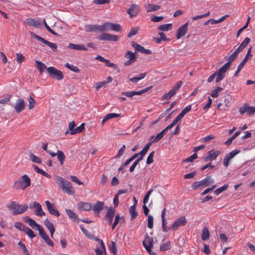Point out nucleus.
Returning a JSON list of instances; mask_svg holds the SVG:
<instances>
[{
	"mask_svg": "<svg viewBox=\"0 0 255 255\" xmlns=\"http://www.w3.org/2000/svg\"><path fill=\"white\" fill-rule=\"evenodd\" d=\"M6 207L9 210L12 211L14 215L22 214L28 208L27 204L20 205L15 201H12Z\"/></svg>",
	"mask_w": 255,
	"mask_h": 255,
	"instance_id": "obj_1",
	"label": "nucleus"
},
{
	"mask_svg": "<svg viewBox=\"0 0 255 255\" xmlns=\"http://www.w3.org/2000/svg\"><path fill=\"white\" fill-rule=\"evenodd\" d=\"M31 185V179L26 175L21 176L19 179L15 180L14 182V188L16 189L24 190Z\"/></svg>",
	"mask_w": 255,
	"mask_h": 255,
	"instance_id": "obj_2",
	"label": "nucleus"
},
{
	"mask_svg": "<svg viewBox=\"0 0 255 255\" xmlns=\"http://www.w3.org/2000/svg\"><path fill=\"white\" fill-rule=\"evenodd\" d=\"M58 180L59 182V185L64 192L70 195L74 194V190L71 183L69 181L61 177H59Z\"/></svg>",
	"mask_w": 255,
	"mask_h": 255,
	"instance_id": "obj_3",
	"label": "nucleus"
},
{
	"mask_svg": "<svg viewBox=\"0 0 255 255\" xmlns=\"http://www.w3.org/2000/svg\"><path fill=\"white\" fill-rule=\"evenodd\" d=\"M24 220L33 229L38 231L39 234L42 238H44V237L47 235L40 225L37 224L34 220L26 216L24 218Z\"/></svg>",
	"mask_w": 255,
	"mask_h": 255,
	"instance_id": "obj_4",
	"label": "nucleus"
},
{
	"mask_svg": "<svg viewBox=\"0 0 255 255\" xmlns=\"http://www.w3.org/2000/svg\"><path fill=\"white\" fill-rule=\"evenodd\" d=\"M108 30L119 32L122 30V27L119 24L112 22H105L100 25V32Z\"/></svg>",
	"mask_w": 255,
	"mask_h": 255,
	"instance_id": "obj_5",
	"label": "nucleus"
},
{
	"mask_svg": "<svg viewBox=\"0 0 255 255\" xmlns=\"http://www.w3.org/2000/svg\"><path fill=\"white\" fill-rule=\"evenodd\" d=\"M226 71L221 67L217 71L214 72L211 75H210L207 81L209 83L212 82L214 78L216 77V82L219 83L225 77Z\"/></svg>",
	"mask_w": 255,
	"mask_h": 255,
	"instance_id": "obj_6",
	"label": "nucleus"
},
{
	"mask_svg": "<svg viewBox=\"0 0 255 255\" xmlns=\"http://www.w3.org/2000/svg\"><path fill=\"white\" fill-rule=\"evenodd\" d=\"M47 71L49 75L53 79L57 80H61L63 79L62 72L57 69L54 67H49L47 68Z\"/></svg>",
	"mask_w": 255,
	"mask_h": 255,
	"instance_id": "obj_7",
	"label": "nucleus"
},
{
	"mask_svg": "<svg viewBox=\"0 0 255 255\" xmlns=\"http://www.w3.org/2000/svg\"><path fill=\"white\" fill-rule=\"evenodd\" d=\"M153 240L152 237L146 235L144 240L142 242V244L146 251L151 255H155L154 252L151 251V247L153 246Z\"/></svg>",
	"mask_w": 255,
	"mask_h": 255,
	"instance_id": "obj_8",
	"label": "nucleus"
},
{
	"mask_svg": "<svg viewBox=\"0 0 255 255\" xmlns=\"http://www.w3.org/2000/svg\"><path fill=\"white\" fill-rule=\"evenodd\" d=\"M187 223V220L184 216L179 217L174 221L169 229L176 231L179 227L185 226Z\"/></svg>",
	"mask_w": 255,
	"mask_h": 255,
	"instance_id": "obj_9",
	"label": "nucleus"
},
{
	"mask_svg": "<svg viewBox=\"0 0 255 255\" xmlns=\"http://www.w3.org/2000/svg\"><path fill=\"white\" fill-rule=\"evenodd\" d=\"M31 35L32 37L35 38L38 41L49 46L53 51H55V50L57 49V46L55 43L50 42L33 32L31 33Z\"/></svg>",
	"mask_w": 255,
	"mask_h": 255,
	"instance_id": "obj_10",
	"label": "nucleus"
},
{
	"mask_svg": "<svg viewBox=\"0 0 255 255\" xmlns=\"http://www.w3.org/2000/svg\"><path fill=\"white\" fill-rule=\"evenodd\" d=\"M97 38L99 40H107L111 41H117L118 36L116 35H112L108 33H103L97 36Z\"/></svg>",
	"mask_w": 255,
	"mask_h": 255,
	"instance_id": "obj_11",
	"label": "nucleus"
},
{
	"mask_svg": "<svg viewBox=\"0 0 255 255\" xmlns=\"http://www.w3.org/2000/svg\"><path fill=\"white\" fill-rule=\"evenodd\" d=\"M29 208H35V214L37 216L42 217L45 215V213L43 211L41 205L37 202H33L29 204Z\"/></svg>",
	"mask_w": 255,
	"mask_h": 255,
	"instance_id": "obj_12",
	"label": "nucleus"
},
{
	"mask_svg": "<svg viewBox=\"0 0 255 255\" xmlns=\"http://www.w3.org/2000/svg\"><path fill=\"white\" fill-rule=\"evenodd\" d=\"M240 152V151L239 149H235L232 150L229 153L227 154L223 160V164L226 167H227L229 165V162L230 160L235 157L236 155Z\"/></svg>",
	"mask_w": 255,
	"mask_h": 255,
	"instance_id": "obj_13",
	"label": "nucleus"
},
{
	"mask_svg": "<svg viewBox=\"0 0 255 255\" xmlns=\"http://www.w3.org/2000/svg\"><path fill=\"white\" fill-rule=\"evenodd\" d=\"M239 112L241 115L247 113L249 116H252L255 113V107L249 106L247 104L239 108Z\"/></svg>",
	"mask_w": 255,
	"mask_h": 255,
	"instance_id": "obj_14",
	"label": "nucleus"
},
{
	"mask_svg": "<svg viewBox=\"0 0 255 255\" xmlns=\"http://www.w3.org/2000/svg\"><path fill=\"white\" fill-rule=\"evenodd\" d=\"M25 108V104L24 101L21 98H18L15 102L14 109L15 112L17 114L21 112L24 110Z\"/></svg>",
	"mask_w": 255,
	"mask_h": 255,
	"instance_id": "obj_15",
	"label": "nucleus"
},
{
	"mask_svg": "<svg viewBox=\"0 0 255 255\" xmlns=\"http://www.w3.org/2000/svg\"><path fill=\"white\" fill-rule=\"evenodd\" d=\"M188 23L186 22L178 29L176 35L177 39L181 38L186 34L188 30Z\"/></svg>",
	"mask_w": 255,
	"mask_h": 255,
	"instance_id": "obj_16",
	"label": "nucleus"
},
{
	"mask_svg": "<svg viewBox=\"0 0 255 255\" xmlns=\"http://www.w3.org/2000/svg\"><path fill=\"white\" fill-rule=\"evenodd\" d=\"M131 46L135 48V51L141 53L149 55L151 54V51L149 49H145L143 46L140 45L135 42H132Z\"/></svg>",
	"mask_w": 255,
	"mask_h": 255,
	"instance_id": "obj_17",
	"label": "nucleus"
},
{
	"mask_svg": "<svg viewBox=\"0 0 255 255\" xmlns=\"http://www.w3.org/2000/svg\"><path fill=\"white\" fill-rule=\"evenodd\" d=\"M45 204L50 214L56 217H59L60 215L59 211L54 207V205L50 202L49 201H46Z\"/></svg>",
	"mask_w": 255,
	"mask_h": 255,
	"instance_id": "obj_18",
	"label": "nucleus"
},
{
	"mask_svg": "<svg viewBox=\"0 0 255 255\" xmlns=\"http://www.w3.org/2000/svg\"><path fill=\"white\" fill-rule=\"evenodd\" d=\"M220 153L221 151L218 150L216 151H214L213 150H210L208 151V155L204 158V160L205 161L215 160Z\"/></svg>",
	"mask_w": 255,
	"mask_h": 255,
	"instance_id": "obj_19",
	"label": "nucleus"
},
{
	"mask_svg": "<svg viewBox=\"0 0 255 255\" xmlns=\"http://www.w3.org/2000/svg\"><path fill=\"white\" fill-rule=\"evenodd\" d=\"M139 11V6L136 4H131L127 10V13L130 17L135 16Z\"/></svg>",
	"mask_w": 255,
	"mask_h": 255,
	"instance_id": "obj_20",
	"label": "nucleus"
},
{
	"mask_svg": "<svg viewBox=\"0 0 255 255\" xmlns=\"http://www.w3.org/2000/svg\"><path fill=\"white\" fill-rule=\"evenodd\" d=\"M25 23L28 26H33L36 28H39L41 26L40 21L33 18L26 19Z\"/></svg>",
	"mask_w": 255,
	"mask_h": 255,
	"instance_id": "obj_21",
	"label": "nucleus"
},
{
	"mask_svg": "<svg viewBox=\"0 0 255 255\" xmlns=\"http://www.w3.org/2000/svg\"><path fill=\"white\" fill-rule=\"evenodd\" d=\"M238 55L233 52L228 58L227 62L223 66H222L223 69H224L226 72L229 69L231 64L237 58Z\"/></svg>",
	"mask_w": 255,
	"mask_h": 255,
	"instance_id": "obj_22",
	"label": "nucleus"
},
{
	"mask_svg": "<svg viewBox=\"0 0 255 255\" xmlns=\"http://www.w3.org/2000/svg\"><path fill=\"white\" fill-rule=\"evenodd\" d=\"M115 210L112 208H110L106 214V219L109 225H111L113 222V219L115 215Z\"/></svg>",
	"mask_w": 255,
	"mask_h": 255,
	"instance_id": "obj_23",
	"label": "nucleus"
},
{
	"mask_svg": "<svg viewBox=\"0 0 255 255\" xmlns=\"http://www.w3.org/2000/svg\"><path fill=\"white\" fill-rule=\"evenodd\" d=\"M97 240L100 242V247L95 249L96 254L97 255H105L106 253V250L104 242L99 239Z\"/></svg>",
	"mask_w": 255,
	"mask_h": 255,
	"instance_id": "obj_24",
	"label": "nucleus"
},
{
	"mask_svg": "<svg viewBox=\"0 0 255 255\" xmlns=\"http://www.w3.org/2000/svg\"><path fill=\"white\" fill-rule=\"evenodd\" d=\"M78 207L80 210L89 211L92 209V205L90 203L80 202L78 204Z\"/></svg>",
	"mask_w": 255,
	"mask_h": 255,
	"instance_id": "obj_25",
	"label": "nucleus"
},
{
	"mask_svg": "<svg viewBox=\"0 0 255 255\" xmlns=\"http://www.w3.org/2000/svg\"><path fill=\"white\" fill-rule=\"evenodd\" d=\"M44 224L49 230L51 238H53V234L55 231L53 224L48 219H46L44 221Z\"/></svg>",
	"mask_w": 255,
	"mask_h": 255,
	"instance_id": "obj_26",
	"label": "nucleus"
},
{
	"mask_svg": "<svg viewBox=\"0 0 255 255\" xmlns=\"http://www.w3.org/2000/svg\"><path fill=\"white\" fill-rule=\"evenodd\" d=\"M84 30L87 32L93 31H100V25L98 24H88L84 26Z\"/></svg>",
	"mask_w": 255,
	"mask_h": 255,
	"instance_id": "obj_27",
	"label": "nucleus"
},
{
	"mask_svg": "<svg viewBox=\"0 0 255 255\" xmlns=\"http://www.w3.org/2000/svg\"><path fill=\"white\" fill-rule=\"evenodd\" d=\"M104 207V203L102 201H97L94 205L92 209L95 214H99L100 211L103 209Z\"/></svg>",
	"mask_w": 255,
	"mask_h": 255,
	"instance_id": "obj_28",
	"label": "nucleus"
},
{
	"mask_svg": "<svg viewBox=\"0 0 255 255\" xmlns=\"http://www.w3.org/2000/svg\"><path fill=\"white\" fill-rule=\"evenodd\" d=\"M201 183L202 186L205 187L210 185L214 183V180L211 178L210 176L206 177L204 179L200 181Z\"/></svg>",
	"mask_w": 255,
	"mask_h": 255,
	"instance_id": "obj_29",
	"label": "nucleus"
},
{
	"mask_svg": "<svg viewBox=\"0 0 255 255\" xmlns=\"http://www.w3.org/2000/svg\"><path fill=\"white\" fill-rule=\"evenodd\" d=\"M137 201L135 200V203L129 208V213L130 214L131 220H133L137 216V213L135 211L136 205L137 204Z\"/></svg>",
	"mask_w": 255,
	"mask_h": 255,
	"instance_id": "obj_30",
	"label": "nucleus"
},
{
	"mask_svg": "<svg viewBox=\"0 0 255 255\" xmlns=\"http://www.w3.org/2000/svg\"><path fill=\"white\" fill-rule=\"evenodd\" d=\"M159 5L154 4H147L145 6V9L147 12H150L157 10L160 8Z\"/></svg>",
	"mask_w": 255,
	"mask_h": 255,
	"instance_id": "obj_31",
	"label": "nucleus"
},
{
	"mask_svg": "<svg viewBox=\"0 0 255 255\" xmlns=\"http://www.w3.org/2000/svg\"><path fill=\"white\" fill-rule=\"evenodd\" d=\"M68 48L77 50L87 51L88 50L87 48L84 45L73 43H70L68 45Z\"/></svg>",
	"mask_w": 255,
	"mask_h": 255,
	"instance_id": "obj_32",
	"label": "nucleus"
},
{
	"mask_svg": "<svg viewBox=\"0 0 255 255\" xmlns=\"http://www.w3.org/2000/svg\"><path fill=\"white\" fill-rule=\"evenodd\" d=\"M165 213H166V209L164 208L161 212V220H162V230L164 232H167L168 231V229L166 226V221L165 219Z\"/></svg>",
	"mask_w": 255,
	"mask_h": 255,
	"instance_id": "obj_33",
	"label": "nucleus"
},
{
	"mask_svg": "<svg viewBox=\"0 0 255 255\" xmlns=\"http://www.w3.org/2000/svg\"><path fill=\"white\" fill-rule=\"evenodd\" d=\"M248 60V58L247 57H245L244 59L242 60V61L241 62V63L238 66L237 71H236L235 73L234 74V76L237 77L238 76L239 73L241 71V70L244 67V65Z\"/></svg>",
	"mask_w": 255,
	"mask_h": 255,
	"instance_id": "obj_34",
	"label": "nucleus"
},
{
	"mask_svg": "<svg viewBox=\"0 0 255 255\" xmlns=\"http://www.w3.org/2000/svg\"><path fill=\"white\" fill-rule=\"evenodd\" d=\"M56 155L60 164L63 165L66 158L64 152L61 150H58L56 153Z\"/></svg>",
	"mask_w": 255,
	"mask_h": 255,
	"instance_id": "obj_35",
	"label": "nucleus"
},
{
	"mask_svg": "<svg viewBox=\"0 0 255 255\" xmlns=\"http://www.w3.org/2000/svg\"><path fill=\"white\" fill-rule=\"evenodd\" d=\"M35 63L36 64V67L40 74L42 73L45 69L47 70L46 66L45 65V64L43 63L41 61L35 60Z\"/></svg>",
	"mask_w": 255,
	"mask_h": 255,
	"instance_id": "obj_36",
	"label": "nucleus"
},
{
	"mask_svg": "<svg viewBox=\"0 0 255 255\" xmlns=\"http://www.w3.org/2000/svg\"><path fill=\"white\" fill-rule=\"evenodd\" d=\"M65 211L68 216L70 219L74 221H75L78 220L77 215L73 210L70 209H66Z\"/></svg>",
	"mask_w": 255,
	"mask_h": 255,
	"instance_id": "obj_37",
	"label": "nucleus"
},
{
	"mask_svg": "<svg viewBox=\"0 0 255 255\" xmlns=\"http://www.w3.org/2000/svg\"><path fill=\"white\" fill-rule=\"evenodd\" d=\"M125 57L128 59V60H130V61H135L137 59V57L135 55V54L130 51H128L127 53L125 54Z\"/></svg>",
	"mask_w": 255,
	"mask_h": 255,
	"instance_id": "obj_38",
	"label": "nucleus"
},
{
	"mask_svg": "<svg viewBox=\"0 0 255 255\" xmlns=\"http://www.w3.org/2000/svg\"><path fill=\"white\" fill-rule=\"evenodd\" d=\"M172 29V24L171 23H167L162 24L158 26V29L162 31H167Z\"/></svg>",
	"mask_w": 255,
	"mask_h": 255,
	"instance_id": "obj_39",
	"label": "nucleus"
},
{
	"mask_svg": "<svg viewBox=\"0 0 255 255\" xmlns=\"http://www.w3.org/2000/svg\"><path fill=\"white\" fill-rule=\"evenodd\" d=\"M209 236L210 235L208 229L206 227L204 228L202 232V240L204 241H206L209 238Z\"/></svg>",
	"mask_w": 255,
	"mask_h": 255,
	"instance_id": "obj_40",
	"label": "nucleus"
},
{
	"mask_svg": "<svg viewBox=\"0 0 255 255\" xmlns=\"http://www.w3.org/2000/svg\"><path fill=\"white\" fill-rule=\"evenodd\" d=\"M176 94L174 90L171 89L167 93L162 96L163 100H168Z\"/></svg>",
	"mask_w": 255,
	"mask_h": 255,
	"instance_id": "obj_41",
	"label": "nucleus"
},
{
	"mask_svg": "<svg viewBox=\"0 0 255 255\" xmlns=\"http://www.w3.org/2000/svg\"><path fill=\"white\" fill-rule=\"evenodd\" d=\"M65 67L75 73H79L80 71V70H79L77 66H74L72 64H70L68 63H66L65 64Z\"/></svg>",
	"mask_w": 255,
	"mask_h": 255,
	"instance_id": "obj_42",
	"label": "nucleus"
},
{
	"mask_svg": "<svg viewBox=\"0 0 255 255\" xmlns=\"http://www.w3.org/2000/svg\"><path fill=\"white\" fill-rule=\"evenodd\" d=\"M24 228L25 229L24 232L29 237V238H30V239H33L34 237H35L36 236L35 234L31 229L27 227H24Z\"/></svg>",
	"mask_w": 255,
	"mask_h": 255,
	"instance_id": "obj_43",
	"label": "nucleus"
},
{
	"mask_svg": "<svg viewBox=\"0 0 255 255\" xmlns=\"http://www.w3.org/2000/svg\"><path fill=\"white\" fill-rule=\"evenodd\" d=\"M223 90V89L221 87H218L214 90H213L211 92V96L213 98H216L219 95V93Z\"/></svg>",
	"mask_w": 255,
	"mask_h": 255,
	"instance_id": "obj_44",
	"label": "nucleus"
},
{
	"mask_svg": "<svg viewBox=\"0 0 255 255\" xmlns=\"http://www.w3.org/2000/svg\"><path fill=\"white\" fill-rule=\"evenodd\" d=\"M29 158L33 162L36 163H40L41 162L40 158L33 153L30 154Z\"/></svg>",
	"mask_w": 255,
	"mask_h": 255,
	"instance_id": "obj_45",
	"label": "nucleus"
},
{
	"mask_svg": "<svg viewBox=\"0 0 255 255\" xmlns=\"http://www.w3.org/2000/svg\"><path fill=\"white\" fill-rule=\"evenodd\" d=\"M131 161H132V160L130 157L127 160H126L124 163L121 165V166L119 168V171H122V172H124L125 171L123 170L125 167L127 166L128 165Z\"/></svg>",
	"mask_w": 255,
	"mask_h": 255,
	"instance_id": "obj_46",
	"label": "nucleus"
},
{
	"mask_svg": "<svg viewBox=\"0 0 255 255\" xmlns=\"http://www.w3.org/2000/svg\"><path fill=\"white\" fill-rule=\"evenodd\" d=\"M166 134L165 132V130H162L160 132L158 133L157 135L155 137L153 140L152 141V142H156L160 140L163 136Z\"/></svg>",
	"mask_w": 255,
	"mask_h": 255,
	"instance_id": "obj_47",
	"label": "nucleus"
},
{
	"mask_svg": "<svg viewBox=\"0 0 255 255\" xmlns=\"http://www.w3.org/2000/svg\"><path fill=\"white\" fill-rule=\"evenodd\" d=\"M228 187H229L228 185L225 184V185L222 186V187L215 190L214 191V193L216 195H218L220 193H221L222 192H223L224 191L227 190L228 189Z\"/></svg>",
	"mask_w": 255,
	"mask_h": 255,
	"instance_id": "obj_48",
	"label": "nucleus"
},
{
	"mask_svg": "<svg viewBox=\"0 0 255 255\" xmlns=\"http://www.w3.org/2000/svg\"><path fill=\"white\" fill-rule=\"evenodd\" d=\"M84 128V124L82 123L80 126L75 128L74 131L70 132L71 134L80 133Z\"/></svg>",
	"mask_w": 255,
	"mask_h": 255,
	"instance_id": "obj_49",
	"label": "nucleus"
},
{
	"mask_svg": "<svg viewBox=\"0 0 255 255\" xmlns=\"http://www.w3.org/2000/svg\"><path fill=\"white\" fill-rule=\"evenodd\" d=\"M122 95L127 97L131 98L135 95H138V91L125 92L122 93Z\"/></svg>",
	"mask_w": 255,
	"mask_h": 255,
	"instance_id": "obj_50",
	"label": "nucleus"
},
{
	"mask_svg": "<svg viewBox=\"0 0 255 255\" xmlns=\"http://www.w3.org/2000/svg\"><path fill=\"white\" fill-rule=\"evenodd\" d=\"M191 107L192 105H188L186 106L179 114L180 116L183 118L184 116L191 110Z\"/></svg>",
	"mask_w": 255,
	"mask_h": 255,
	"instance_id": "obj_51",
	"label": "nucleus"
},
{
	"mask_svg": "<svg viewBox=\"0 0 255 255\" xmlns=\"http://www.w3.org/2000/svg\"><path fill=\"white\" fill-rule=\"evenodd\" d=\"M16 60L18 63H21L25 60L24 56L20 53H16Z\"/></svg>",
	"mask_w": 255,
	"mask_h": 255,
	"instance_id": "obj_52",
	"label": "nucleus"
},
{
	"mask_svg": "<svg viewBox=\"0 0 255 255\" xmlns=\"http://www.w3.org/2000/svg\"><path fill=\"white\" fill-rule=\"evenodd\" d=\"M170 242L168 241L160 246L161 251H166L170 249Z\"/></svg>",
	"mask_w": 255,
	"mask_h": 255,
	"instance_id": "obj_53",
	"label": "nucleus"
},
{
	"mask_svg": "<svg viewBox=\"0 0 255 255\" xmlns=\"http://www.w3.org/2000/svg\"><path fill=\"white\" fill-rule=\"evenodd\" d=\"M155 152L152 151L148 155L146 159V164H150L153 162V157L154 156Z\"/></svg>",
	"mask_w": 255,
	"mask_h": 255,
	"instance_id": "obj_54",
	"label": "nucleus"
},
{
	"mask_svg": "<svg viewBox=\"0 0 255 255\" xmlns=\"http://www.w3.org/2000/svg\"><path fill=\"white\" fill-rule=\"evenodd\" d=\"M138 30H139V28L137 27H132L130 29L129 33L128 35V37H131V36L135 35L137 33Z\"/></svg>",
	"mask_w": 255,
	"mask_h": 255,
	"instance_id": "obj_55",
	"label": "nucleus"
},
{
	"mask_svg": "<svg viewBox=\"0 0 255 255\" xmlns=\"http://www.w3.org/2000/svg\"><path fill=\"white\" fill-rule=\"evenodd\" d=\"M109 250L110 252L113 253L114 254H116L117 252V249L116 248V244L115 242H111V245H110Z\"/></svg>",
	"mask_w": 255,
	"mask_h": 255,
	"instance_id": "obj_56",
	"label": "nucleus"
},
{
	"mask_svg": "<svg viewBox=\"0 0 255 255\" xmlns=\"http://www.w3.org/2000/svg\"><path fill=\"white\" fill-rule=\"evenodd\" d=\"M14 227L20 231H23L25 230L24 227H26V226L22 225L21 222H16L14 223Z\"/></svg>",
	"mask_w": 255,
	"mask_h": 255,
	"instance_id": "obj_57",
	"label": "nucleus"
},
{
	"mask_svg": "<svg viewBox=\"0 0 255 255\" xmlns=\"http://www.w3.org/2000/svg\"><path fill=\"white\" fill-rule=\"evenodd\" d=\"M126 149V145H123L122 147L119 150L117 154L115 156V158H119L124 153Z\"/></svg>",
	"mask_w": 255,
	"mask_h": 255,
	"instance_id": "obj_58",
	"label": "nucleus"
},
{
	"mask_svg": "<svg viewBox=\"0 0 255 255\" xmlns=\"http://www.w3.org/2000/svg\"><path fill=\"white\" fill-rule=\"evenodd\" d=\"M250 38L246 37L239 46L243 50L247 46L250 42Z\"/></svg>",
	"mask_w": 255,
	"mask_h": 255,
	"instance_id": "obj_59",
	"label": "nucleus"
},
{
	"mask_svg": "<svg viewBox=\"0 0 255 255\" xmlns=\"http://www.w3.org/2000/svg\"><path fill=\"white\" fill-rule=\"evenodd\" d=\"M18 246L22 250L23 252L26 255H29L28 251L27 250L26 246L21 242H19L18 243Z\"/></svg>",
	"mask_w": 255,
	"mask_h": 255,
	"instance_id": "obj_60",
	"label": "nucleus"
},
{
	"mask_svg": "<svg viewBox=\"0 0 255 255\" xmlns=\"http://www.w3.org/2000/svg\"><path fill=\"white\" fill-rule=\"evenodd\" d=\"M250 20V17H249L248 18V20H247V23H246V24L238 31L237 34V37H238L240 36V34L241 33V32L244 30H245V29H246L248 27V26Z\"/></svg>",
	"mask_w": 255,
	"mask_h": 255,
	"instance_id": "obj_61",
	"label": "nucleus"
},
{
	"mask_svg": "<svg viewBox=\"0 0 255 255\" xmlns=\"http://www.w3.org/2000/svg\"><path fill=\"white\" fill-rule=\"evenodd\" d=\"M153 226V218L152 216H148L147 227L150 229H152Z\"/></svg>",
	"mask_w": 255,
	"mask_h": 255,
	"instance_id": "obj_62",
	"label": "nucleus"
},
{
	"mask_svg": "<svg viewBox=\"0 0 255 255\" xmlns=\"http://www.w3.org/2000/svg\"><path fill=\"white\" fill-rule=\"evenodd\" d=\"M120 219V216L119 214H118L115 217V221L112 226V229L113 230L116 228V226L118 224Z\"/></svg>",
	"mask_w": 255,
	"mask_h": 255,
	"instance_id": "obj_63",
	"label": "nucleus"
},
{
	"mask_svg": "<svg viewBox=\"0 0 255 255\" xmlns=\"http://www.w3.org/2000/svg\"><path fill=\"white\" fill-rule=\"evenodd\" d=\"M28 100L29 103L28 108L29 109H32L35 105L34 100L31 96H30Z\"/></svg>",
	"mask_w": 255,
	"mask_h": 255,
	"instance_id": "obj_64",
	"label": "nucleus"
}]
</instances>
